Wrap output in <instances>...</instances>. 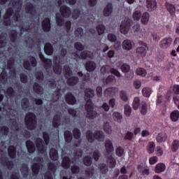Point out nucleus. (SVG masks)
Instances as JSON below:
<instances>
[{
    "label": "nucleus",
    "mask_w": 179,
    "mask_h": 179,
    "mask_svg": "<svg viewBox=\"0 0 179 179\" xmlns=\"http://www.w3.org/2000/svg\"><path fill=\"white\" fill-rule=\"evenodd\" d=\"M165 7L166 8L167 11L169 12L170 15L172 17H174V16H176V11L177 10V9L176 8V6L174 4L171 3L166 2L165 3Z\"/></svg>",
    "instance_id": "nucleus-14"
},
{
    "label": "nucleus",
    "mask_w": 179,
    "mask_h": 179,
    "mask_svg": "<svg viewBox=\"0 0 179 179\" xmlns=\"http://www.w3.org/2000/svg\"><path fill=\"white\" fill-rule=\"evenodd\" d=\"M0 81L3 85H6L8 82V73L3 70L0 74Z\"/></svg>",
    "instance_id": "nucleus-37"
},
{
    "label": "nucleus",
    "mask_w": 179,
    "mask_h": 179,
    "mask_svg": "<svg viewBox=\"0 0 179 179\" xmlns=\"http://www.w3.org/2000/svg\"><path fill=\"white\" fill-rule=\"evenodd\" d=\"M60 13L63 17L66 19L68 17H71L72 10H71V8L68 7V6L63 5L60 6Z\"/></svg>",
    "instance_id": "nucleus-9"
},
{
    "label": "nucleus",
    "mask_w": 179,
    "mask_h": 179,
    "mask_svg": "<svg viewBox=\"0 0 179 179\" xmlns=\"http://www.w3.org/2000/svg\"><path fill=\"white\" fill-rule=\"evenodd\" d=\"M42 29L45 33L51 31V19L45 17L42 21Z\"/></svg>",
    "instance_id": "nucleus-11"
},
{
    "label": "nucleus",
    "mask_w": 179,
    "mask_h": 179,
    "mask_svg": "<svg viewBox=\"0 0 179 179\" xmlns=\"http://www.w3.org/2000/svg\"><path fill=\"white\" fill-rule=\"evenodd\" d=\"M113 13V3H108L103 10V15L107 17L110 16Z\"/></svg>",
    "instance_id": "nucleus-32"
},
{
    "label": "nucleus",
    "mask_w": 179,
    "mask_h": 179,
    "mask_svg": "<svg viewBox=\"0 0 179 179\" xmlns=\"http://www.w3.org/2000/svg\"><path fill=\"white\" fill-rule=\"evenodd\" d=\"M74 48L78 51H83L85 50V45L80 43V42H76L74 43Z\"/></svg>",
    "instance_id": "nucleus-60"
},
{
    "label": "nucleus",
    "mask_w": 179,
    "mask_h": 179,
    "mask_svg": "<svg viewBox=\"0 0 179 179\" xmlns=\"http://www.w3.org/2000/svg\"><path fill=\"white\" fill-rule=\"evenodd\" d=\"M13 66H15V58L10 57L8 60L7 68L8 69H13Z\"/></svg>",
    "instance_id": "nucleus-58"
},
{
    "label": "nucleus",
    "mask_w": 179,
    "mask_h": 179,
    "mask_svg": "<svg viewBox=\"0 0 179 179\" xmlns=\"http://www.w3.org/2000/svg\"><path fill=\"white\" fill-rule=\"evenodd\" d=\"M40 169H41V164L38 162H35L31 165V170L34 176H38Z\"/></svg>",
    "instance_id": "nucleus-19"
},
{
    "label": "nucleus",
    "mask_w": 179,
    "mask_h": 179,
    "mask_svg": "<svg viewBox=\"0 0 179 179\" xmlns=\"http://www.w3.org/2000/svg\"><path fill=\"white\" fill-rule=\"evenodd\" d=\"M10 40L11 43H16L17 40V31L15 29H12L10 33Z\"/></svg>",
    "instance_id": "nucleus-38"
},
{
    "label": "nucleus",
    "mask_w": 179,
    "mask_h": 179,
    "mask_svg": "<svg viewBox=\"0 0 179 179\" xmlns=\"http://www.w3.org/2000/svg\"><path fill=\"white\" fill-rule=\"evenodd\" d=\"M77 75L79 78H82L83 82H89L90 80V75L89 73L83 74L82 71H78Z\"/></svg>",
    "instance_id": "nucleus-40"
},
{
    "label": "nucleus",
    "mask_w": 179,
    "mask_h": 179,
    "mask_svg": "<svg viewBox=\"0 0 179 179\" xmlns=\"http://www.w3.org/2000/svg\"><path fill=\"white\" fill-rule=\"evenodd\" d=\"M96 31L98 32L99 36H101V34H104V31H106V26L102 24H99L96 26Z\"/></svg>",
    "instance_id": "nucleus-49"
},
{
    "label": "nucleus",
    "mask_w": 179,
    "mask_h": 179,
    "mask_svg": "<svg viewBox=\"0 0 179 179\" xmlns=\"http://www.w3.org/2000/svg\"><path fill=\"white\" fill-rule=\"evenodd\" d=\"M170 117H171V121H173V122H176V121H178L179 111L174 110V111L171 112Z\"/></svg>",
    "instance_id": "nucleus-44"
},
{
    "label": "nucleus",
    "mask_w": 179,
    "mask_h": 179,
    "mask_svg": "<svg viewBox=\"0 0 179 179\" xmlns=\"http://www.w3.org/2000/svg\"><path fill=\"white\" fill-rule=\"evenodd\" d=\"M25 127L29 131L36 129L37 125V116L33 112H28L24 119Z\"/></svg>",
    "instance_id": "nucleus-3"
},
{
    "label": "nucleus",
    "mask_w": 179,
    "mask_h": 179,
    "mask_svg": "<svg viewBox=\"0 0 179 179\" xmlns=\"http://www.w3.org/2000/svg\"><path fill=\"white\" fill-rule=\"evenodd\" d=\"M37 59L34 57V56H30L29 57V60H24L23 63V67L27 71H31V66L32 68H36L37 66Z\"/></svg>",
    "instance_id": "nucleus-6"
},
{
    "label": "nucleus",
    "mask_w": 179,
    "mask_h": 179,
    "mask_svg": "<svg viewBox=\"0 0 179 179\" xmlns=\"http://www.w3.org/2000/svg\"><path fill=\"white\" fill-rule=\"evenodd\" d=\"M166 170V165L164 163H159L155 166V171L157 174L163 173Z\"/></svg>",
    "instance_id": "nucleus-31"
},
{
    "label": "nucleus",
    "mask_w": 179,
    "mask_h": 179,
    "mask_svg": "<svg viewBox=\"0 0 179 179\" xmlns=\"http://www.w3.org/2000/svg\"><path fill=\"white\" fill-rule=\"evenodd\" d=\"M117 93V88L109 87L105 90L104 94L106 97H114Z\"/></svg>",
    "instance_id": "nucleus-18"
},
{
    "label": "nucleus",
    "mask_w": 179,
    "mask_h": 179,
    "mask_svg": "<svg viewBox=\"0 0 179 179\" xmlns=\"http://www.w3.org/2000/svg\"><path fill=\"white\" fill-rule=\"evenodd\" d=\"M67 79V85L69 86H75L76 85H78L79 83V78L76 76H70Z\"/></svg>",
    "instance_id": "nucleus-20"
},
{
    "label": "nucleus",
    "mask_w": 179,
    "mask_h": 179,
    "mask_svg": "<svg viewBox=\"0 0 179 179\" xmlns=\"http://www.w3.org/2000/svg\"><path fill=\"white\" fill-rule=\"evenodd\" d=\"M65 101L67 104L70 106H75V104H76V97H75V95L71 92H68L65 95Z\"/></svg>",
    "instance_id": "nucleus-12"
},
{
    "label": "nucleus",
    "mask_w": 179,
    "mask_h": 179,
    "mask_svg": "<svg viewBox=\"0 0 179 179\" xmlns=\"http://www.w3.org/2000/svg\"><path fill=\"white\" fill-rule=\"evenodd\" d=\"M179 149V140H174L172 143L171 150L172 152H177Z\"/></svg>",
    "instance_id": "nucleus-56"
},
{
    "label": "nucleus",
    "mask_w": 179,
    "mask_h": 179,
    "mask_svg": "<svg viewBox=\"0 0 179 179\" xmlns=\"http://www.w3.org/2000/svg\"><path fill=\"white\" fill-rule=\"evenodd\" d=\"M140 112L142 115H146L148 114V103L145 101L141 103Z\"/></svg>",
    "instance_id": "nucleus-34"
},
{
    "label": "nucleus",
    "mask_w": 179,
    "mask_h": 179,
    "mask_svg": "<svg viewBox=\"0 0 179 179\" xmlns=\"http://www.w3.org/2000/svg\"><path fill=\"white\" fill-rule=\"evenodd\" d=\"M64 76L66 79H68L69 78H71L73 75L72 70L71 69V67L68 65H65L64 66Z\"/></svg>",
    "instance_id": "nucleus-36"
},
{
    "label": "nucleus",
    "mask_w": 179,
    "mask_h": 179,
    "mask_svg": "<svg viewBox=\"0 0 179 179\" xmlns=\"http://www.w3.org/2000/svg\"><path fill=\"white\" fill-rule=\"evenodd\" d=\"M53 72L56 73V75H61V72H62V68L61 65L58 63H55L53 65Z\"/></svg>",
    "instance_id": "nucleus-43"
},
{
    "label": "nucleus",
    "mask_w": 179,
    "mask_h": 179,
    "mask_svg": "<svg viewBox=\"0 0 179 179\" xmlns=\"http://www.w3.org/2000/svg\"><path fill=\"white\" fill-rule=\"evenodd\" d=\"M99 169L102 174H107L108 173V167L106 164H99Z\"/></svg>",
    "instance_id": "nucleus-53"
},
{
    "label": "nucleus",
    "mask_w": 179,
    "mask_h": 179,
    "mask_svg": "<svg viewBox=\"0 0 179 179\" xmlns=\"http://www.w3.org/2000/svg\"><path fill=\"white\" fill-rule=\"evenodd\" d=\"M86 136L90 143H93L94 141H98V142H103V141L106 139L104 132H103L101 130H95L94 133L92 131V130H87L86 131Z\"/></svg>",
    "instance_id": "nucleus-2"
},
{
    "label": "nucleus",
    "mask_w": 179,
    "mask_h": 179,
    "mask_svg": "<svg viewBox=\"0 0 179 179\" xmlns=\"http://www.w3.org/2000/svg\"><path fill=\"white\" fill-rule=\"evenodd\" d=\"M49 155L51 160H53V162L58 160V150L57 149L51 148Z\"/></svg>",
    "instance_id": "nucleus-30"
},
{
    "label": "nucleus",
    "mask_w": 179,
    "mask_h": 179,
    "mask_svg": "<svg viewBox=\"0 0 179 179\" xmlns=\"http://www.w3.org/2000/svg\"><path fill=\"white\" fill-rule=\"evenodd\" d=\"M105 148L106 149L107 153H112L114 152V145H113V141L111 140H106L105 142Z\"/></svg>",
    "instance_id": "nucleus-25"
},
{
    "label": "nucleus",
    "mask_w": 179,
    "mask_h": 179,
    "mask_svg": "<svg viewBox=\"0 0 179 179\" xmlns=\"http://www.w3.org/2000/svg\"><path fill=\"white\" fill-rule=\"evenodd\" d=\"M139 106H141V99H139L138 96H136L134 99L132 107L134 110H138V108H139Z\"/></svg>",
    "instance_id": "nucleus-41"
},
{
    "label": "nucleus",
    "mask_w": 179,
    "mask_h": 179,
    "mask_svg": "<svg viewBox=\"0 0 179 179\" xmlns=\"http://www.w3.org/2000/svg\"><path fill=\"white\" fill-rule=\"evenodd\" d=\"M146 3L148 12H153V10L157 9V2L156 0H147Z\"/></svg>",
    "instance_id": "nucleus-16"
},
{
    "label": "nucleus",
    "mask_w": 179,
    "mask_h": 179,
    "mask_svg": "<svg viewBox=\"0 0 179 179\" xmlns=\"http://www.w3.org/2000/svg\"><path fill=\"white\" fill-rule=\"evenodd\" d=\"M85 111H87V117L90 120L96 118V112L93 110V102L92 99H87L85 103Z\"/></svg>",
    "instance_id": "nucleus-4"
},
{
    "label": "nucleus",
    "mask_w": 179,
    "mask_h": 179,
    "mask_svg": "<svg viewBox=\"0 0 179 179\" xmlns=\"http://www.w3.org/2000/svg\"><path fill=\"white\" fill-rule=\"evenodd\" d=\"M64 138L66 143H71V142H72L73 136H72V133L69 130H66L64 131Z\"/></svg>",
    "instance_id": "nucleus-33"
},
{
    "label": "nucleus",
    "mask_w": 179,
    "mask_h": 179,
    "mask_svg": "<svg viewBox=\"0 0 179 179\" xmlns=\"http://www.w3.org/2000/svg\"><path fill=\"white\" fill-rule=\"evenodd\" d=\"M8 153L10 159H15L16 158V147H15V145L8 146Z\"/></svg>",
    "instance_id": "nucleus-23"
},
{
    "label": "nucleus",
    "mask_w": 179,
    "mask_h": 179,
    "mask_svg": "<svg viewBox=\"0 0 179 179\" xmlns=\"http://www.w3.org/2000/svg\"><path fill=\"white\" fill-rule=\"evenodd\" d=\"M56 23L57 26H59L60 27L65 24V20L61 16V14L59 13L56 14Z\"/></svg>",
    "instance_id": "nucleus-35"
},
{
    "label": "nucleus",
    "mask_w": 179,
    "mask_h": 179,
    "mask_svg": "<svg viewBox=\"0 0 179 179\" xmlns=\"http://www.w3.org/2000/svg\"><path fill=\"white\" fill-rule=\"evenodd\" d=\"M73 163V161L71 160V158L69 157H64L62 161V166L65 170H68L69 169H71V164Z\"/></svg>",
    "instance_id": "nucleus-15"
},
{
    "label": "nucleus",
    "mask_w": 179,
    "mask_h": 179,
    "mask_svg": "<svg viewBox=\"0 0 179 179\" xmlns=\"http://www.w3.org/2000/svg\"><path fill=\"white\" fill-rule=\"evenodd\" d=\"M122 72L124 73H127V72H129V69H131V67L127 64H123L120 68Z\"/></svg>",
    "instance_id": "nucleus-64"
},
{
    "label": "nucleus",
    "mask_w": 179,
    "mask_h": 179,
    "mask_svg": "<svg viewBox=\"0 0 179 179\" xmlns=\"http://www.w3.org/2000/svg\"><path fill=\"white\" fill-rule=\"evenodd\" d=\"M156 141L158 143H163L167 141V134L166 133H159L156 137Z\"/></svg>",
    "instance_id": "nucleus-29"
},
{
    "label": "nucleus",
    "mask_w": 179,
    "mask_h": 179,
    "mask_svg": "<svg viewBox=\"0 0 179 179\" xmlns=\"http://www.w3.org/2000/svg\"><path fill=\"white\" fill-rule=\"evenodd\" d=\"M120 99L122 100V101L127 102L128 101V94H127V92L125 91H120Z\"/></svg>",
    "instance_id": "nucleus-63"
},
{
    "label": "nucleus",
    "mask_w": 179,
    "mask_h": 179,
    "mask_svg": "<svg viewBox=\"0 0 179 179\" xmlns=\"http://www.w3.org/2000/svg\"><path fill=\"white\" fill-rule=\"evenodd\" d=\"M35 78L37 80H44V73L43 71H36L35 73Z\"/></svg>",
    "instance_id": "nucleus-62"
},
{
    "label": "nucleus",
    "mask_w": 179,
    "mask_h": 179,
    "mask_svg": "<svg viewBox=\"0 0 179 179\" xmlns=\"http://www.w3.org/2000/svg\"><path fill=\"white\" fill-rule=\"evenodd\" d=\"M85 97L88 99H93L94 97V90L91 88H86L85 90Z\"/></svg>",
    "instance_id": "nucleus-42"
},
{
    "label": "nucleus",
    "mask_w": 179,
    "mask_h": 179,
    "mask_svg": "<svg viewBox=\"0 0 179 179\" xmlns=\"http://www.w3.org/2000/svg\"><path fill=\"white\" fill-rule=\"evenodd\" d=\"M0 134L4 136H8L9 135V127L7 126L0 127Z\"/></svg>",
    "instance_id": "nucleus-50"
},
{
    "label": "nucleus",
    "mask_w": 179,
    "mask_h": 179,
    "mask_svg": "<svg viewBox=\"0 0 179 179\" xmlns=\"http://www.w3.org/2000/svg\"><path fill=\"white\" fill-rule=\"evenodd\" d=\"M171 44H173V38L167 36L159 42V47L162 48V50H167V48L171 46Z\"/></svg>",
    "instance_id": "nucleus-7"
},
{
    "label": "nucleus",
    "mask_w": 179,
    "mask_h": 179,
    "mask_svg": "<svg viewBox=\"0 0 179 179\" xmlns=\"http://www.w3.org/2000/svg\"><path fill=\"white\" fill-rule=\"evenodd\" d=\"M131 27V20L127 19L122 21L120 24V31L122 34H127Z\"/></svg>",
    "instance_id": "nucleus-8"
},
{
    "label": "nucleus",
    "mask_w": 179,
    "mask_h": 179,
    "mask_svg": "<svg viewBox=\"0 0 179 179\" xmlns=\"http://www.w3.org/2000/svg\"><path fill=\"white\" fill-rule=\"evenodd\" d=\"M29 104H30V103L29 102V99H27V98L22 99V102H21V106H22V108H24V109L29 108Z\"/></svg>",
    "instance_id": "nucleus-59"
},
{
    "label": "nucleus",
    "mask_w": 179,
    "mask_h": 179,
    "mask_svg": "<svg viewBox=\"0 0 179 179\" xmlns=\"http://www.w3.org/2000/svg\"><path fill=\"white\" fill-rule=\"evenodd\" d=\"M122 48L123 50H126L127 51H129V50H132V41L129 39H126L122 42Z\"/></svg>",
    "instance_id": "nucleus-28"
},
{
    "label": "nucleus",
    "mask_w": 179,
    "mask_h": 179,
    "mask_svg": "<svg viewBox=\"0 0 179 179\" xmlns=\"http://www.w3.org/2000/svg\"><path fill=\"white\" fill-rule=\"evenodd\" d=\"M142 17V13L141 10H136L133 13V19L134 20H140Z\"/></svg>",
    "instance_id": "nucleus-61"
},
{
    "label": "nucleus",
    "mask_w": 179,
    "mask_h": 179,
    "mask_svg": "<svg viewBox=\"0 0 179 179\" xmlns=\"http://www.w3.org/2000/svg\"><path fill=\"white\" fill-rule=\"evenodd\" d=\"M113 115V120L116 121V122H122V114L119 112H114Z\"/></svg>",
    "instance_id": "nucleus-45"
},
{
    "label": "nucleus",
    "mask_w": 179,
    "mask_h": 179,
    "mask_svg": "<svg viewBox=\"0 0 179 179\" xmlns=\"http://www.w3.org/2000/svg\"><path fill=\"white\" fill-rule=\"evenodd\" d=\"M25 10L27 11V13L33 15V12H34V5L31 2H28L26 5Z\"/></svg>",
    "instance_id": "nucleus-39"
},
{
    "label": "nucleus",
    "mask_w": 179,
    "mask_h": 179,
    "mask_svg": "<svg viewBox=\"0 0 179 179\" xmlns=\"http://www.w3.org/2000/svg\"><path fill=\"white\" fill-rule=\"evenodd\" d=\"M44 51L47 55H52L54 54V48L50 43H47L44 46Z\"/></svg>",
    "instance_id": "nucleus-24"
},
{
    "label": "nucleus",
    "mask_w": 179,
    "mask_h": 179,
    "mask_svg": "<svg viewBox=\"0 0 179 179\" xmlns=\"http://www.w3.org/2000/svg\"><path fill=\"white\" fill-rule=\"evenodd\" d=\"M83 162L86 167H90L93 164V159L90 155H86L83 158Z\"/></svg>",
    "instance_id": "nucleus-26"
},
{
    "label": "nucleus",
    "mask_w": 179,
    "mask_h": 179,
    "mask_svg": "<svg viewBox=\"0 0 179 179\" xmlns=\"http://www.w3.org/2000/svg\"><path fill=\"white\" fill-rule=\"evenodd\" d=\"M73 135L75 139H80V136H82V132H80V130L79 129L76 127L73 129Z\"/></svg>",
    "instance_id": "nucleus-51"
},
{
    "label": "nucleus",
    "mask_w": 179,
    "mask_h": 179,
    "mask_svg": "<svg viewBox=\"0 0 179 179\" xmlns=\"http://www.w3.org/2000/svg\"><path fill=\"white\" fill-rule=\"evenodd\" d=\"M124 114L126 117H130L132 114V108L128 104L124 105Z\"/></svg>",
    "instance_id": "nucleus-52"
},
{
    "label": "nucleus",
    "mask_w": 179,
    "mask_h": 179,
    "mask_svg": "<svg viewBox=\"0 0 179 179\" xmlns=\"http://www.w3.org/2000/svg\"><path fill=\"white\" fill-rule=\"evenodd\" d=\"M14 10L12 7H10L7 9L6 15L3 17V19H10V17L13 15Z\"/></svg>",
    "instance_id": "nucleus-54"
},
{
    "label": "nucleus",
    "mask_w": 179,
    "mask_h": 179,
    "mask_svg": "<svg viewBox=\"0 0 179 179\" xmlns=\"http://www.w3.org/2000/svg\"><path fill=\"white\" fill-rule=\"evenodd\" d=\"M149 48L148 47V45L145 43L143 41H140L139 46L136 50V54L140 58H143L146 57V54Z\"/></svg>",
    "instance_id": "nucleus-5"
},
{
    "label": "nucleus",
    "mask_w": 179,
    "mask_h": 179,
    "mask_svg": "<svg viewBox=\"0 0 179 179\" xmlns=\"http://www.w3.org/2000/svg\"><path fill=\"white\" fill-rule=\"evenodd\" d=\"M156 148V144H155V142H150L147 146V152L150 155L153 153L155 152V149Z\"/></svg>",
    "instance_id": "nucleus-47"
},
{
    "label": "nucleus",
    "mask_w": 179,
    "mask_h": 179,
    "mask_svg": "<svg viewBox=\"0 0 179 179\" xmlns=\"http://www.w3.org/2000/svg\"><path fill=\"white\" fill-rule=\"evenodd\" d=\"M75 35L76 37H83L85 34V31L82 29V27H78L75 30Z\"/></svg>",
    "instance_id": "nucleus-57"
},
{
    "label": "nucleus",
    "mask_w": 179,
    "mask_h": 179,
    "mask_svg": "<svg viewBox=\"0 0 179 179\" xmlns=\"http://www.w3.org/2000/svg\"><path fill=\"white\" fill-rule=\"evenodd\" d=\"M85 69L87 72H93L96 69V63L93 61H87L85 64Z\"/></svg>",
    "instance_id": "nucleus-21"
},
{
    "label": "nucleus",
    "mask_w": 179,
    "mask_h": 179,
    "mask_svg": "<svg viewBox=\"0 0 179 179\" xmlns=\"http://www.w3.org/2000/svg\"><path fill=\"white\" fill-rule=\"evenodd\" d=\"M34 92L36 94H43L44 90L43 87L40 85L38 83H34L33 86Z\"/></svg>",
    "instance_id": "nucleus-27"
},
{
    "label": "nucleus",
    "mask_w": 179,
    "mask_h": 179,
    "mask_svg": "<svg viewBox=\"0 0 179 179\" xmlns=\"http://www.w3.org/2000/svg\"><path fill=\"white\" fill-rule=\"evenodd\" d=\"M149 17H150L149 13L148 12L144 13L141 16V23L143 24H148V22H149Z\"/></svg>",
    "instance_id": "nucleus-46"
},
{
    "label": "nucleus",
    "mask_w": 179,
    "mask_h": 179,
    "mask_svg": "<svg viewBox=\"0 0 179 179\" xmlns=\"http://www.w3.org/2000/svg\"><path fill=\"white\" fill-rule=\"evenodd\" d=\"M76 57H78L80 59H87L90 57V51L83 50L80 54L76 53Z\"/></svg>",
    "instance_id": "nucleus-22"
},
{
    "label": "nucleus",
    "mask_w": 179,
    "mask_h": 179,
    "mask_svg": "<svg viewBox=\"0 0 179 179\" xmlns=\"http://www.w3.org/2000/svg\"><path fill=\"white\" fill-rule=\"evenodd\" d=\"M136 75H138L139 76L145 77L146 75H148V72H146V70L143 68H138L136 71Z\"/></svg>",
    "instance_id": "nucleus-55"
},
{
    "label": "nucleus",
    "mask_w": 179,
    "mask_h": 179,
    "mask_svg": "<svg viewBox=\"0 0 179 179\" xmlns=\"http://www.w3.org/2000/svg\"><path fill=\"white\" fill-rule=\"evenodd\" d=\"M39 58L42 61V62L45 64V69H50L52 66V60L51 59H47L43 55L41 52H39Z\"/></svg>",
    "instance_id": "nucleus-10"
},
{
    "label": "nucleus",
    "mask_w": 179,
    "mask_h": 179,
    "mask_svg": "<svg viewBox=\"0 0 179 179\" xmlns=\"http://www.w3.org/2000/svg\"><path fill=\"white\" fill-rule=\"evenodd\" d=\"M26 146L28 153H34V152H36V145L31 140L26 141Z\"/></svg>",
    "instance_id": "nucleus-17"
},
{
    "label": "nucleus",
    "mask_w": 179,
    "mask_h": 179,
    "mask_svg": "<svg viewBox=\"0 0 179 179\" xmlns=\"http://www.w3.org/2000/svg\"><path fill=\"white\" fill-rule=\"evenodd\" d=\"M43 138L44 141L41 138H37L35 141L38 152L41 155L45 153V145L48 146L50 143V134L47 131H43Z\"/></svg>",
    "instance_id": "nucleus-1"
},
{
    "label": "nucleus",
    "mask_w": 179,
    "mask_h": 179,
    "mask_svg": "<svg viewBox=\"0 0 179 179\" xmlns=\"http://www.w3.org/2000/svg\"><path fill=\"white\" fill-rule=\"evenodd\" d=\"M1 164H3L4 167H7L8 170H12L15 166L13 161L9 160L8 157L1 159Z\"/></svg>",
    "instance_id": "nucleus-13"
},
{
    "label": "nucleus",
    "mask_w": 179,
    "mask_h": 179,
    "mask_svg": "<svg viewBox=\"0 0 179 179\" xmlns=\"http://www.w3.org/2000/svg\"><path fill=\"white\" fill-rule=\"evenodd\" d=\"M143 95L144 97H150L152 94V89L149 87H145L142 90Z\"/></svg>",
    "instance_id": "nucleus-48"
}]
</instances>
